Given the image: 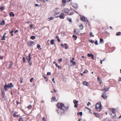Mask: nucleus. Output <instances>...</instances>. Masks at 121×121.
Segmentation results:
<instances>
[{
	"label": "nucleus",
	"instance_id": "nucleus-49",
	"mask_svg": "<svg viewBox=\"0 0 121 121\" xmlns=\"http://www.w3.org/2000/svg\"><path fill=\"white\" fill-rule=\"evenodd\" d=\"M89 41L91 42L92 43H94V41L93 40H91L90 41L89 40Z\"/></svg>",
	"mask_w": 121,
	"mask_h": 121
},
{
	"label": "nucleus",
	"instance_id": "nucleus-26",
	"mask_svg": "<svg viewBox=\"0 0 121 121\" xmlns=\"http://www.w3.org/2000/svg\"><path fill=\"white\" fill-rule=\"evenodd\" d=\"M100 42L102 43H104V42L103 40V39H102L100 38Z\"/></svg>",
	"mask_w": 121,
	"mask_h": 121
},
{
	"label": "nucleus",
	"instance_id": "nucleus-56",
	"mask_svg": "<svg viewBox=\"0 0 121 121\" xmlns=\"http://www.w3.org/2000/svg\"><path fill=\"white\" fill-rule=\"evenodd\" d=\"M20 79L21 80L20 81L21 83H22V82H23V81H22V80L23 79V78H21Z\"/></svg>",
	"mask_w": 121,
	"mask_h": 121
},
{
	"label": "nucleus",
	"instance_id": "nucleus-44",
	"mask_svg": "<svg viewBox=\"0 0 121 121\" xmlns=\"http://www.w3.org/2000/svg\"><path fill=\"white\" fill-rule=\"evenodd\" d=\"M32 107V106L30 105L28 106L27 107V108H28L29 109H30V108H31Z\"/></svg>",
	"mask_w": 121,
	"mask_h": 121
},
{
	"label": "nucleus",
	"instance_id": "nucleus-34",
	"mask_svg": "<svg viewBox=\"0 0 121 121\" xmlns=\"http://www.w3.org/2000/svg\"><path fill=\"white\" fill-rule=\"evenodd\" d=\"M38 2H39L40 1H41L43 2H46L48 1V0H37Z\"/></svg>",
	"mask_w": 121,
	"mask_h": 121
},
{
	"label": "nucleus",
	"instance_id": "nucleus-18",
	"mask_svg": "<svg viewBox=\"0 0 121 121\" xmlns=\"http://www.w3.org/2000/svg\"><path fill=\"white\" fill-rule=\"evenodd\" d=\"M9 16L10 17H14L15 16V14L13 12H11L9 13Z\"/></svg>",
	"mask_w": 121,
	"mask_h": 121
},
{
	"label": "nucleus",
	"instance_id": "nucleus-2",
	"mask_svg": "<svg viewBox=\"0 0 121 121\" xmlns=\"http://www.w3.org/2000/svg\"><path fill=\"white\" fill-rule=\"evenodd\" d=\"M102 107L101 102L99 101L96 104L95 108L99 112L102 109Z\"/></svg>",
	"mask_w": 121,
	"mask_h": 121
},
{
	"label": "nucleus",
	"instance_id": "nucleus-15",
	"mask_svg": "<svg viewBox=\"0 0 121 121\" xmlns=\"http://www.w3.org/2000/svg\"><path fill=\"white\" fill-rule=\"evenodd\" d=\"M51 99L52 100V101L54 102L55 101H57L58 100V99L56 100V98L54 96L52 97L51 98Z\"/></svg>",
	"mask_w": 121,
	"mask_h": 121
},
{
	"label": "nucleus",
	"instance_id": "nucleus-54",
	"mask_svg": "<svg viewBox=\"0 0 121 121\" xmlns=\"http://www.w3.org/2000/svg\"><path fill=\"white\" fill-rule=\"evenodd\" d=\"M72 65H76V63L74 61L73 63H72Z\"/></svg>",
	"mask_w": 121,
	"mask_h": 121
},
{
	"label": "nucleus",
	"instance_id": "nucleus-5",
	"mask_svg": "<svg viewBox=\"0 0 121 121\" xmlns=\"http://www.w3.org/2000/svg\"><path fill=\"white\" fill-rule=\"evenodd\" d=\"M81 20L82 21L84 22V21L88 22V20H87V18H86L84 16H81Z\"/></svg>",
	"mask_w": 121,
	"mask_h": 121
},
{
	"label": "nucleus",
	"instance_id": "nucleus-61",
	"mask_svg": "<svg viewBox=\"0 0 121 121\" xmlns=\"http://www.w3.org/2000/svg\"><path fill=\"white\" fill-rule=\"evenodd\" d=\"M30 28L31 29H32V28H33V25H32V24H31V25H30Z\"/></svg>",
	"mask_w": 121,
	"mask_h": 121
},
{
	"label": "nucleus",
	"instance_id": "nucleus-6",
	"mask_svg": "<svg viewBox=\"0 0 121 121\" xmlns=\"http://www.w3.org/2000/svg\"><path fill=\"white\" fill-rule=\"evenodd\" d=\"M73 102L74 104V107L77 108L78 105V101L75 99H74L73 100Z\"/></svg>",
	"mask_w": 121,
	"mask_h": 121
},
{
	"label": "nucleus",
	"instance_id": "nucleus-62",
	"mask_svg": "<svg viewBox=\"0 0 121 121\" xmlns=\"http://www.w3.org/2000/svg\"><path fill=\"white\" fill-rule=\"evenodd\" d=\"M91 104V103L90 102H88V104H87V106H88L89 105H90Z\"/></svg>",
	"mask_w": 121,
	"mask_h": 121
},
{
	"label": "nucleus",
	"instance_id": "nucleus-38",
	"mask_svg": "<svg viewBox=\"0 0 121 121\" xmlns=\"http://www.w3.org/2000/svg\"><path fill=\"white\" fill-rule=\"evenodd\" d=\"M54 18L53 17H51L50 18H49L48 19V21H50V20H52Z\"/></svg>",
	"mask_w": 121,
	"mask_h": 121
},
{
	"label": "nucleus",
	"instance_id": "nucleus-14",
	"mask_svg": "<svg viewBox=\"0 0 121 121\" xmlns=\"http://www.w3.org/2000/svg\"><path fill=\"white\" fill-rule=\"evenodd\" d=\"M87 56L89 57H91V58L93 60L94 59V56L93 54H90L89 53H88L87 54Z\"/></svg>",
	"mask_w": 121,
	"mask_h": 121
},
{
	"label": "nucleus",
	"instance_id": "nucleus-43",
	"mask_svg": "<svg viewBox=\"0 0 121 121\" xmlns=\"http://www.w3.org/2000/svg\"><path fill=\"white\" fill-rule=\"evenodd\" d=\"M95 44L97 45H98V41L97 40H96L95 41V42H94Z\"/></svg>",
	"mask_w": 121,
	"mask_h": 121
},
{
	"label": "nucleus",
	"instance_id": "nucleus-20",
	"mask_svg": "<svg viewBox=\"0 0 121 121\" xmlns=\"http://www.w3.org/2000/svg\"><path fill=\"white\" fill-rule=\"evenodd\" d=\"M98 80V82L99 83L101 84L102 83V81L101 80L100 78L98 77L97 78Z\"/></svg>",
	"mask_w": 121,
	"mask_h": 121
},
{
	"label": "nucleus",
	"instance_id": "nucleus-19",
	"mask_svg": "<svg viewBox=\"0 0 121 121\" xmlns=\"http://www.w3.org/2000/svg\"><path fill=\"white\" fill-rule=\"evenodd\" d=\"M70 0H62V1L63 3H65L67 2H68L70 1Z\"/></svg>",
	"mask_w": 121,
	"mask_h": 121
},
{
	"label": "nucleus",
	"instance_id": "nucleus-35",
	"mask_svg": "<svg viewBox=\"0 0 121 121\" xmlns=\"http://www.w3.org/2000/svg\"><path fill=\"white\" fill-rule=\"evenodd\" d=\"M1 39L2 40H5V36L4 35H3L2 38Z\"/></svg>",
	"mask_w": 121,
	"mask_h": 121
},
{
	"label": "nucleus",
	"instance_id": "nucleus-11",
	"mask_svg": "<svg viewBox=\"0 0 121 121\" xmlns=\"http://www.w3.org/2000/svg\"><path fill=\"white\" fill-rule=\"evenodd\" d=\"M6 85L8 88H11L12 87H14V85L12 83H10L8 84V85L6 84Z\"/></svg>",
	"mask_w": 121,
	"mask_h": 121
},
{
	"label": "nucleus",
	"instance_id": "nucleus-40",
	"mask_svg": "<svg viewBox=\"0 0 121 121\" xmlns=\"http://www.w3.org/2000/svg\"><path fill=\"white\" fill-rule=\"evenodd\" d=\"M77 114L78 115H80L81 116L82 115V112H78L77 113Z\"/></svg>",
	"mask_w": 121,
	"mask_h": 121
},
{
	"label": "nucleus",
	"instance_id": "nucleus-4",
	"mask_svg": "<svg viewBox=\"0 0 121 121\" xmlns=\"http://www.w3.org/2000/svg\"><path fill=\"white\" fill-rule=\"evenodd\" d=\"M54 12L55 13L54 14V15L59 14L60 13V11L59 8H56L55 9Z\"/></svg>",
	"mask_w": 121,
	"mask_h": 121
},
{
	"label": "nucleus",
	"instance_id": "nucleus-33",
	"mask_svg": "<svg viewBox=\"0 0 121 121\" xmlns=\"http://www.w3.org/2000/svg\"><path fill=\"white\" fill-rule=\"evenodd\" d=\"M35 38L36 37L35 36H32L30 37V38L31 39H35Z\"/></svg>",
	"mask_w": 121,
	"mask_h": 121
},
{
	"label": "nucleus",
	"instance_id": "nucleus-9",
	"mask_svg": "<svg viewBox=\"0 0 121 121\" xmlns=\"http://www.w3.org/2000/svg\"><path fill=\"white\" fill-rule=\"evenodd\" d=\"M31 54L30 53L29 54L28 56H27L26 57V59L28 61V62H30L31 60Z\"/></svg>",
	"mask_w": 121,
	"mask_h": 121
},
{
	"label": "nucleus",
	"instance_id": "nucleus-1",
	"mask_svg": "<svg viewBox=\"0 0 121 121\" xmlns=\"http://www.w3.org/2000/svg\"><path fill=\"white\" fill-rule=\"evenodd\" d=\"M56 106L58 108L57 111L58 113L61 115L64 114L65 111L67 109V108L65 107L64 104L62 103H58Z\"/></svg>",
	"mask_w": 121,
	"mask_h": 121
},
{
	"label": "nucleus",
	"instance_id": "nucleus-42",
	"mask_svg": "<svg viewBox=\"0 0 121 121\" xmlns=\"http://www.w3.org/2000/svg\"><path fill=\"white\" fill-rule=\"evenodd\" d=\"M90 35L91 37H94V35L91 32H90Z\"/></svg>",
	"mask_w": 121,
	"mask_h": 121
},
{
	"label": "nucleus",
	"instance_id": "nucleus-39",
	"mask_svg": "<svg viewBox=\"0 0 121 121\" xmlns=\"http://www.w3.org/2000/svg\"><path fill=\"white\" fill-rule=\"evenodd\" d=\"M4 9V8L2 6L0 8V10L2 11Z\"/></svg>",
	"mask_w": 121,
	"mask_h": 121
},
{
	"label": "nucleus",
	"instance_id": "nucleus-53",
	"mask_svg": "<svg viewBox=\"0 0 121 121\" xmlns=\"http://www.w3.org/2000/svg\"><path fill=\"white\" fill-rule=\"evenodd\" d=\"M17 112H15L13 114V116L14 117H15L16 116V113Z\"/></svg>",
	"mask_w": 121,
	"mask_h": 121
},
{
	"label": "nucleus",
	"instance_id": "nucleus-57",
	"mask_svg": "<svg viewBox=\"0 0 121 121\" xmlns=\"http://www.w3.org/2000/svg\"><path fill=\"white\" fill-rule=\"evenodd\" d=\"M78 121H85L82 119H80L78 120Z\"/></svg>",
	"mask_w": 121,
	"mask_h": 121
},
{
	"label": "nucleus",
	"instance_id": "nucleus-7",
	"mask_svg": "<svg viewBox=\"0 0 121 121\" xmlns=\"http://www.w3.org/2000/svg\"><path fill=\"white\" fill-rule=\"evenodd\" d=\"M28 45L29 47H32L34 45V42L33 41H29L28 42Z\"/></svg>",
	"mask_w": 121,
	"mask_h": 121
},
{
	"label": "nucleus",
	"instance_id": "nucleus-52",
	"mask_svg": "<svg viewBox=\"0 0 121 121\" xmlns=\"http://www.w3.org/2000/svg\"><path fill=\"white\" fill-rule=\"evenodd\" d=\"M88 71L87 70H85L84 71H83V73H86L88 72Z\"/></svg>",
	"mask_w": 121,
	"mask_h": 121
},
{
	"label": "nucleus",
	"instance_id": "nucleus-12",
	"mask_svg": "<svg viewBox=\"0 0 121 121\" xmlns=\"http://www.w3.org/2000/svg\"><path fill=\"white\" fill-rule=\"evenodd\" d=\"M63 13H62L60 14V15L57 17H59L60 19H64L65 17V16Z\"/></svg>",
	"mask_w": 121,
	"mask_h": 121
},
{
	"label": "nucleus",
	"instance_id": "nucleus-32",
	"mask_svg": "<svg viewBox=\"0 0 121 121\" xmlns=\"http://www.w3.org/2000/svg\"><path fill=\"white\" fill-rule=\"evenodd\" d=\"M13 64V62L12 61H11L10 62V64L9 66V67L11 68L12 67Z\"/></svg>",
	"mask_w": 121,
	"mask_h": 121
},
{
	"label": "nucleus",
	"instance_id": "nucleus-3",
	"mask_svg": "<svg viewBox=\"0 0 121 121\" xmlns=\"http://www.w3.org/2000/svg\"><path fill=\"white\" fill-rule=\"evenodd\" d=\"M62 13L65 15L69 14V9H65L62 11Z\"/></svg>",
	"mask_w": 121,
	"mask_h": 121
},
{
	"label": "nucleus",
	"instance_id": "nucleus-48",
	"mask_svg": "<svg viewBox=\"0 0 121 121\" xmlns=\"http://www.w3.org/2000/svg\"><path fill=\"white\" fill-rule=\"evenodd\" d=\"M34 78H32L30 80V82H32L33 80H34Z\"/></svg>",
	"mask_w": 121,
	"mask_h": 121
},
{
	"label": "nucleus",
	"instance_id": "nucleus-10",
	"mask_svg": "<svg viewBox=\"0 0 121 121\" xmlns=\"http://www.w3.org/2000/svg\"><path fill=\"white\" fill-rule=\"evenodd\" d=\"M109 88L107 86H104V88L102 89L101 90L102 91H104L105 92L107 91H108L109 89Z\"/></svg>",
	"mask_w": 121,
	"mask_h": 121
},
{
	"label": "nucleus",
	"instance_id": "nucleus-22",
	"mask_svg": "<svg viewBox=\"0 0 121 121\" xmlns=\"http://www.w3.org/2000/svg\"><path fill=\"white\" fill-rule=\"evenodd\" d=\"M79 28L81 30H82L83 27V26L82 24H80L79 25Z\"/></svg>",
	"mask_w": 121,
	"mask_h": 121
},
{
	"label": "nucleus",
	"instance_id": "nucleus-29",
	"mask_svg": "<svg viewBox=\"0 0 121 121\" xmlns=\"http://www.w3.org/2000/svg\"><path fill=\"white\" fill-rule=\"evenodd\" d=\"M67 21H69L70 22H72V19L71 18H70L69 17H68L67 18Z\"/></svg>",
	"mask_w": 121,
	"mask_h": 121
},
{
	"label": "nucleus",
	"instance_id": "nucleus-24",
	"mask_svg": "<svg viewBox=\"0 0 121 121\" xmlns=\"http://www.w3.org/2000/svg\"><path fill=\"white\" fill-rule=\"evenodd\" d=\"M5 24V21L4 20H3L0 23V25H4Z\"/></svg>",
	"mask_w": 121,
	"mask_h": 121
},
{
	"label": "nucleus",
	"instance_id": "nucleus-45",
	"mask_svg": "<svg viewBox=\"0 0 121 121\" xmlns=\"http://www.w3.org/2000/svg\"><path fill=\"white\" fill-rule=\"evenodd\" d=\"M22 60H23V62L24 63L25 62L26 60H25V58L24 57H23L22 58Z\"/></svg>",
	"mask_w": 121,
	"mask_h": 121
},
{
	"label": "nucleus",
	"instance_id": "nucleus-41",
	"mask_svg": "<svg viewBox=\"0 0 121 121\" xmlns=\"http://www.w3.org/2000/svg\"><path fill=\"white\" fill-rule=\"evenodd\" d=\"M13 30L12 31H10V33H11V36H13Z\"/></svg>",
	"mask_w": 121,
	"mask_h": 121
},
{
	"label": "nucleus",
	"instance_id": "nucleus-37",
	"mask_svg": "<svg viewBox=\"0 0 121 121\" xmlns=\"http://www.w3.org/2000/svg\"><path fill=\"white\" fill-rule=\"evenodd\" d=\"M43 77H44V79H46V82H47L48 80V79H47V77L45 76V75H43Z\"/></svg>",
	"mask_w": 121,
	"mask_h": 121
},
{
	"label": "nucleus",
	"instance_id": "nucleus-21",
	"mask_svg": "<svg viewBox=\"0 0 121 121\" xmlns=\"http://www.w3.org/2000/svg\"><path fill=\"white\" fill-rule=\"evenodd\" d=\"M8 88L6 84L4 86V88L5 91H6L8 90Z\"/></svg>",
	"mask_w": 121,
	"mask_h": 121
},
{
	"label": "nucleus",
	"instance_id": "nucleus-58",
	"mask_svg": "<svg viewBox=\"0 0 121 121\" xmlns=\"http://www.w3.org/2000/svg\"><path fill=\"white\" fill-rule=\"evenodd\" d=\"M58 68L59 69H61V68H62V67L61 66H58Z\"/></svg>",
	"mask_w": 121,
	"mask_h": 121
},
{
	"label": "nucleus",
	"instance_id": "nucleus-23",
	"mask_svg": "<svg viewBox=\"0 0 121 121\" xmlns=\"http://www.w3.org/2000/svg\"><path fill=\"white\" fill-rule=\"evenodd\" d=\"M1 90L2 94V95H4L5 94V92L4 91L3 89L2 88L1 89Z\"/></svg>",
	"mask_w": 121,
	"mask_h": 121
},
{
	"label": "nucleus",
	"instance_id": "nucleus-16",
	"mask_svg": "<svg viewBox=\"0 0 121 121\" xmlns=\"http://www.w3.org/2000/svg\"><path fill=\"white\" fill-rule=\"evenodd\" d=\"M74 32L75 33H77L78 34H79V30L78 29H75L74 30Z\"/></svg>",
	"mask_w": 121,
	"mask_h": 121
},
{
	"label": "nucleus",
	"instance_id": "nucleus-25",
	"mask_svg": "<svg viewBox=\"0 0 121 121\" xmlns=\"http://www.w3.org/2000/svg\"><path fill=\"white\" fill-rule=\"evenodd\" d=\"M73 38L75 40H76V39H77V36H76L75 35H73Z\"/></svg>",
	"mask_w": 121,
	"mask_h": 121
},
{
	"label": "nucleus",
	"instance_id": "nucleus-55",
	"mask_svg": "<svg viewBox=\"0 0 121 121\" xmlns=\"http://www.w3.org/2000/svg\"><path fill=\"white\" fill-rule=\"evenodd\" d=\"M51 74V73L50 72H48L47 73V75H50Z\"/></svg>",
	"mask_w": 121,
	"mask_h": 121
},
{
	"label": "nucleus",
	"instance_id": "nucleus-36",
	"mask_svg": "<svg viewBox=\"0 0 121 121\" xmlns=\"http://www.w3.org/2000/svg\"><path fill=\"white\" fill-rule=\"evenodd\" d=\"M69 16H72L74 14V13L73 12H71L69 13Z\"/></svg>",
	"mask_w": 121,
	"mask_h": 121
},
{
	"label": "nucleus",
	"instance_id": "nucleus-13",
	"mask_svg": "<svg viewBox=\"0 0 121 121\" xmlns=\"http://www.w3.org/2000/svg\"><path fill=\"white\" fill-rule=\"evenodd\" d=\"M73 7L77 9L78 8V5L76 3H74L73 4Z\"/></svg>",
	"mask_w": 121,
	"mask_h": 121
},
{
	"label": "nucleus",
	"instance_id": "nucleus-50",
	"mask_svg": "<svg viewBox=\"0 0 121 121\" xmlns=\"http://www.w3.org/2000/svg\"><path fill=\"white\" fill-rule=\"evenodd\" d=\"M28 63L29 64V65L30 66H31L32 65V63L31 62H28Z\"/></svg>",
	"mask_w": 121,
	"mask_h": 121
},
{
	"label": "nucleus",
	"instance_id": "nucleus-59",
	"mask_svg": "<svg viewBox=\"0 0 121 121\" xmlns=\"http://www.w3.org/2000/svg\"><path fill=\"white\" fill-rule=\"evenodd\" d=\"M16 104L17 105H18L19 104V102L18 100H17L16 101Z\"/></svg>",
	"mask_w": 121,
	"mask_h": 121
},
{
	"label": "nucleus",
	"instance_id": "nucleus-46",
	"mask_svg": "<svg viewBox=\"0 0 121 121\" xmlns=\"http://www.w3.org/2000/svg\"><path fill=\"white\" fill-rule=\"evenodd\" d=\"M62 61V59L61 58H60V59H58V61L59 62H61Z\"/></svg>",
	"mask_w": 121,
	"mask_h": 121
},
{
	"label": "nucleus",
	"instance_id": "nucleus-47",
	"mask_svg": "<svg viewBox=\"0 0 121 121\" xmlns=\"http://www.w3.org/2000/svg\"><path fill=\"white\" fill-rule=\"evenodd\" d=\"M86 108L87 109L89 110V112H90L91 113H92V112H91V110L90 108Z\"/></svg>",
	"mask_w": 121,
	"mask_h": 121
},
{
	"label": "nucleus",
	"instance_id": "nucleus-60",
	"mask_svg": "<svg viewBox=\"0 0 121 121\" xmlns=\"http://www.w3.org/2000/svg\"><path fill=\"white\" fill-rule=\"evenodd\" d=\"M52 81L54 83H55V81L54 80V78H53L52 80Z\"/></svg>",
	"mask_w": 121,
	"mask_h": 121
},
{
	"label": "nucleus",
	"instance_id": "nucleus-30",
	"mask_svg": "<svg viewBox=\"0 0 121 121\" xmlns=\"http://www.w3.org/2000/svg\"><path fill=\"white\" fill-rule=\"evenodd\" d=\"M113 113H115V110L113 109H111L110 110Z\"/></svg>",
	"mask_w": 121,
	"mask_h": 121
},
{
	"label": "nucleus",
	"instance_id": "nucleus-51",
	"mask_svg": "<svg viewBox=\"0 0 121 121\" xmlns=\"http://www.w3.org/2000/svg\"><path fill=\"white\" fill-rule=\"evenodd\" d=\"M42 120L43 121H46L45 117H43L42 118Z\"/></svg>",
	"mask_w": 121,
	"mask_h": 121
},
{
	"label": "nucleus",
	"instance_id": "nucleus-63",
	"mask_svg": "<svg viewBox=\"0 0 121 121\" xmlns=\"http://www.w3.org/2000/svg\"><path fill=\"white\" fill-rule=\"evenodd\" d=\"M23 120H22V118H20L19 121H23Z\"/></svg>",
	"mask_w": 121,
	"mask_h": 121
},
{
	"label": "nucleus",
	"instance_id": "nucleus-28",
	"mask_svg": "<svg viewBox=\"0 0 121 121\" xmlns=\"http://www.w3.org/2000/svg\"><path fill=\"white\" fill-rule=\"evenodd\" d=\"M121 35V33L120 32H119L116 33V35L117 36Z\"/></svg>",
	"mask_w": 121,
	"mask_h": 121
},
{
	"label": "nucleus",
	"instance_id": "nucleus-8",
	"mask_svg": "<svg viewBox=\"0 0 121 121\" xmlns=\"http://www.w3.org/2000/svg\"><path fill=\"white\" fill-rule=\"evenodd\" d=\"M101 97L104 99L107 98L106 94L105 92L102 93L101 95Z\"/></svg>",
	"mask_w": 121,
	"mask_h": 121
},
{
	"label": "nucleus",
	"instance_id": "nucleus-27",
	"mask_svg": "<svg viewBox=\"0 0 121 121\" xmlns=\"http://www.w3.org/2000/svg\"><path fill=\"white\" fill-rule=\"evenodd\" d=\"M54 40L53 39L51 40V44L52 45H53L54 44Z\"/></svg>",
	"mask_w": 121,
	"mask_h": 121
},
{
	"label": "nucleus",
	"instance_id": "nucleus-64",
	"mask_svg": "<svg viewBox=\"0 0 121 121\" xmlns=\"http://www.w3.org/2000/svg\"><path fill=\"white\" fill-rule=\"evenodd\" d=\"M56 39H57V40L59 39V36H56Z\"/></svg>",
	"mask_w": 121,
	"mask_h": 121
},
{
	"label": "nucleus",
	"instance_id": "nucleus-31",
	"mask_svg": "<svg viewBox=\"0 0 121 121\" xmlns=\"http://www.w3.org/2000/svg\"><path fill=\"white\" fill-rule=\"evenodd\" d=\"M40 47V46L39 44H38L37 45V48L39 50H41V48Z\"/></svg>",
	"mask_w": 121,
	"mask_h": 121
},
{
	"label": "nucleus",
	"instance_id": "nucleus-17",
	"mask_svg": "<svg viewBox=\"0 0 121 121\" xmlns=\"http://www.w3.org/2000/svg\"><path fill=\"white\" fill-rule=\"evenodd\" d=\"M83 83L84 85L85 86H88V82H86V81H84L83 82Z\"/></svg>",
	"mask_w": 121,
	"mask_h": 121
}]
</instances>
